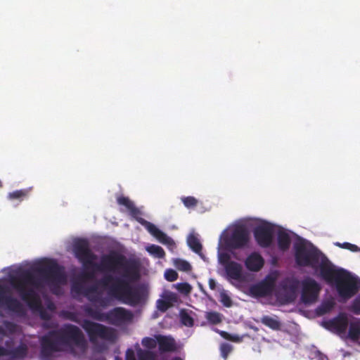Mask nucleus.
I'll return each instance as SVG.
<instances>
[{
    "label": "nucleus",
    "mask_w": 360,
    "mask_h": 360,
    "mask_svg": "<svg viewBox=\"0 0 360 360\" xmlns=\"http://www.w3.org/2000/svg\"><path fill=\"white\" fill-rule=\"evenodd\" d=\"M35 273L54 285L65 284L67 278L62 268L55 261L41 262L30 269H19L15 275L10 276V283L22 300L32 311L38 312L42 320L49 321L51 316L43 307L37 292L43 285L42 280Z\"/></svg>",
    "instance_id": "f257e3e1"
},
{
    "label": "nucleus",
    "mask_w": 360,
    "mask_h": 360,
    "mask_svg": "<svg viewBox=\"0 0 360 360\" xmlns=\"http://www.w3.org/2000/svg\"><path fill=\"white\" fill-rule=\"evenodd\" d=\"M99 267L103 268V272H115L122 269L121 276L111 274L103 276L98 280V283L108 290V294L122 302L135 306L143 300L144 292L140 287H133L131 283L139 279L140 275L135 264L128 260L124 255L111 252L104 255L101 259Z\"/></svg>",
    "instance_id": "f03ea898"
},
{
    "label": "nucleus",
    "mask_w": 360,
    "mask_h": 360,
    "mask_svg": "<svg viewBox=\"0 0 360 360\" xmlns=\"http://www.w3.org/2000/svg\"><path fill=\"white\" fill-rule=\"evenodd\" d=\"M294 250L297 265L309 266L316 271L319 269L321 278L334 286L342 299L349 300L358 292L357 278L344 269H336L328 257L314 245L307 246L303 243H298L295 244Z\"/></svg>",
    "instance_id": "7ed1b4c3"
},
{
    "label": "nucleus",
    "mask_w": 360,
    "mask_h": 360,
    "mask_svg": "<svg viewBox=\"0 0 360 360\" xmlns=\"http://www.w3.org/2000/svg\"><path fill=\"white\" fill-rule=\"evenodd\" d=\"M73 252L85 269L79 276L82 281H93L95 278L96 271L103 272V268L98 266L101 265V262L99 264L94 262L97 256L90 249L89 242L86 240L78 239L75 240L73 243Z\"/></svg>",
    "instance_id": "20e7f679"
},
{
    "label": "nucleus",
    "mask_w": 360,
    "mask_h": 360,
    "mask_svg": "<svg viewBox=\"0 0 360 360\" xmlns=\"http://www.w3.org/2000/svg\"><path fill=\"white\" fill-rule=\"evenodd\" d=\"M117 202L120 205L124 206L129 211L131 217L134 218L139 224L143 226L146 230L160 243L167 245L170 249L175 247V243L172 238L160 230L155 224L141 217V211L135 206L134 202L128 197L120 196L117 198Z\"/></svg>",
    "instance_id": "39448f33"
},
{
    "label": "nucleus",
    "mask_w": 360,
    "mask_h": 360,
    "mask_svg": "<svg viewBox=\"0 0 360 360\" xmlns=\"http://www.w3.org/2000/svg\"><path fill=\"white\" fill-rule=\"evenodd\" d=\"M54 335H58V340L63 346H68L71 344L84 349L86 347V341L82 330L72 324H65L58 330H53Z\"/></svg>",
    "instance_id": "423d86ee"
},
{
    "label": "nucleus",
    "mask_w": 360,
    "mask_h": 360,
    "mask_svg": "<svg viewBox=\"0 0 360 360\" xmlns=\"http://www.w3.org/2000/svg\"><path fill=\"white\" fill-rule=\"evenodd\" d=\"M250 241V234L248 229L243 225L235 226L224 238L225 248L231 252V255L236 258V253L233 250H238L246 248Z\"/></svg>",
    "instance_id": "0eeeda50"
},
{
    "label": "nucleus",
    "mask_w": 360,
    "mask_h": 360,
    "mask_svg": "<svg viewBox=\"0 0 360 360\" xmlns=\"http://www.w3.org/2000/svg\"><path fill=\"white\" fill-rule=\"evenodd\" d=\"M80 281H75L72 284L71 291L77 295H82L86 297L91 302L98 304L99 306L105 307L110 303L108 297H103L101 292L98 290V281L96 284L91 285L87 288H84L82 281L79 278Z\"/></svg>",
    "instance_id": "6e6552de"
},
{
    "label": "nucleus",
    "mask_w": 360,
    "mask_h": 360,
    "mask_svg": "<svg viewBox=\"0 0 360 360\" xmlns=\"http://www.w3.org/2000/svg\"><path fill=\"white\" fill-rule=\"evenodd\" d=\"M82 327L86 332L92 343H95L98 338L112 341L115 338V332L112 328L98 323L85 319L82 323Z\"/></svg>",
    "instance_id": "1a4fd4ad"
},
{
    "label": "nucleus",
    "mask_w": 360,
    "mask_h": 360,
    "mask_svg": "<svg viewBox=\"0 0 360 360\" xmlns=\"http://www.w3.org/2000/svg\"><path fill=\"white\" fill-rule=\"evenodd\" d=\"M300 300L305 305H311L318 301L321 286L314 278L307 277L301 282Z\"/></svg>",
    "instance_id": "9d476101"
},
{
    "label": "nucleus",
    "mask_w": 360,
    "mask_h": 360,
    "mask_svg": "<svg viewBox=\"0 0 360 360\" xmlns=\"http://www.w3.org/2000/svg\"><path fill=\"white\" fill-rule=\"evenodd\" d=\"M63 345L58 340V335L53 331L43 336L41 339V356L44 360H49L55 352L62 351Z\"/></svg>",
    "instance_id": "9b49d317"
},
{
    "label": "nucleus",
    "mask_w": 360,
    "mask_h": 360,
    "mask_svg": "<svg viewBox=\"0 0 360 360\" xmlns=\"http://www.w3.org/2000/svg\"><path fill=\"white\" fill-rule=\"evenodd\" d=\"M219 262L224 266L227 277L239 281L243 276V266L240 264L231 261V254L226 252L219 253Z\"/></svg>",
    "instance_id": "f8f14e48"
},
{
    "label": "nucleus",
    "mask_w": 360,
    "mask_h": 360,
    "mask_svg": "<svg viewBox=\"0 0 360 360\" xmlns=\"http://www.w3.org/2000/svg\"><path fill=\"white\" fill-rule=\"evenodd\" d=\"M349 318L346 313L340 312L335 317L323 322V326L329 331L346 338V332L349 326Z\"/></svg>",
    "instance_id": "ddd939ff"
},
{
    "label": "nucleus",
    "mask_w": 360,
    "mask_h": 360,
    "mask_svg": "<svg viewBox=\"0 0 360 360\" xmlns=\"http://www.w3.org/2000/svg\"><path fill=\"white\" fill-rule=\"evenodd\" d=\"M0 307H4L8 311L22 314L24 312V307L22 304L15 297L11 295V292L8 287L0 284ZM3 314L0 310V316Z\"/></svg>",
    "instance_id": "4468645a"
},
{
    "label": "nucleus",
    "mask_w": 360,
    "mask_h": 360,
    "mask_svg": "<svg viewBox=\"0 0 360 360\" xmlns=\"http://www.w3.org/2000/svg\"><path fill=\"white\" fill-rule=\"evenodd\" d=\"M257 243L262 248H269L273 243L274 227L271 224H263L254 229Z\"/></svg>",
    "instance_id": "2eb2a0df"
},
{
    "label": "nucleus",
    "mask_w": 360,
    "mask_h": 360,
    "mask_svg": "<svg viewBox=\"0 0 360 360\" xmlns=\"http://www.w3.org/2000/svg\"><path fill=\"white\" fill-rule=\"evenodd\" d=\"M133 318V313L123 307H115L106 314L107 320L115 325L131 322Z\"/></svg>",
    "instance_id": "dca6fc26"
},
{
    "label": "nucleus",
    "mask_w": 360,
    "mask_h": 360,
    "mask_svg": "<svg viewBox=\"0 0 360 360\" xmlns=\"http://www.w3.org/2000/svg\"><path fill=\"white\" fill-rule=\"evenodd\" d=\"M11 342L6 341L7 348L0 345V356H9L11 359H23L28 352V347L25 343H20L18 347L10 348Z\"/></svg>",
    "instance_id": "f3484780"
},
{
    "label": "nucleus",
    "mask_w": 360,
    "mask_h": 360,
    "mask_svg": "<svg viewBox=\"0 0 360 360\" xmlns=\"http://www.w3.org/2000/svg\"><path fill=\"white\" fill-rule=\"evenodd\" d=\"M274 281L273 279H265L253 285L250 288L251 292L259 297H265L272 294L274 290Z\"/></svg>",
    "instance_id": "a211bd4d"
},
{
    "label": "nucleus",
    "mask_w": 360,
    "mask_h": 360,
    "mask_svg": "<svg viewBox=\"0 0 360 360\" xmlns=\"http://www.w3.org/2000/svg\"><path fill=\"white\" fill-rule=\"evenodd\" d=\"M264 260L258 252L251 253L245 259V265L251 271H258L264 266Z\"/></svg>",
    "instance_id": "6ab92c4d"
},
{
    "label": "nucleus",
    "mask_w": 360,
    "mask_h": 360,
    "mask_svg": "<svg viewBox=\"0 0 360 360\" xmlns=\"http://www.w3.org/2000/svg\"><path fill=\"white\" fill-rule=\"evenodd\" d=\"M159 349L162 352H172L176 349L175 341L174 338L162 335L155 336Z\"/></svg>",
    "instance_id": "aec40b11"
},
{
    "label": "nucleus",
    "mask_w": 360,
    "mask_h": 360,
    "mask_svg": "<svg viewBox=\"0 0 360 360\" xmlns=\"http://www.w3.org/2000/svg\"><path fill=\"white\" fill-rule=\"evenodd\" d=\"M348 332H346V338L353 342H358L360 338V320L349 321Z\"/></svg>",
    "instance_id": "412c9836"
},
{
    "label": "nucleus",
    "mask_w": 360,
    "mask_h": 360,
    "mask_svg": "<svg viewBox=\"0 0 360 360\" xmlns=\"http://www.w3.org/2000/svg\"><path fill=\"white\" fill-rule=\"evenodd\" d=\"M278 248L282 251H286L289 249L291 243V239L289 234L285 231H279L277 236Z\"/></svg>",
    "instance_id": "4be33fe9"
},
{
    "label": "nucleus",
    "mask_w": 360,
    "mask_h": 360,
    "mask_svg": "<svg viewBox=\"0 0 360 360\" xmlns=\"http://www.w3.org/2000/svg\"><path fill=\"white\" fill-rule=\"evenodd\" d=\"M31 188H25L16 190L8 194L7 198L11 201L17 200L22 202L25 198L27 197Z\"/></svg>",
    "instance_id": "5701e85b"
},
{
    "label": "nucleus",
    "mask_w": 360,
    "mask_h": 360,
    "mask_svg": "<svg viewBox=\"0 0 360 360\" xmlns=\"http://www.w3.org/2000/svg\"><path fill=\"white\" fill-rule=\"evenodd\" d=\"M261 322L264 326L274 330H278L281 328L280 321L269 316H263L261 318Z\"/></svg>",
    "instance_id": "b1692460"
},
{
    "label": "nucleus",
    "mask_w": 360,
    "mask_h": 360,
    "mask_svg": "<svg viewBox=\"0 0 360 360\" xmlns=\"http://www.w3.org/2000/svg\"><path fill=\"white\" fill-rule=\"evenodd\" d=\"M187 243L190 248L195 253L200 254L202 251V245L198 238L193 234L189 235Z\"/></svg>",
    "instance_id": "393cba45"
},
{
    "label": "nucleus",
    "mask_w": 360,
    "mask_h": 360,
    "mask_svg": "<svg viewBox=\"0 0 360 360\" xmlns=\"http://www.w3.org/2000/svg\"><path fill=\"white\" fill-rule=\"evenodd\" d=\"M334 307V302L330 300L322 302L316 309V314L319 316L324 315L330 312Z\"/></svg>",
    "instance_id": "a878e982"
},
{
    "label": "nucleus",
    "mask_w": 360,
    "mask_h": 360,
    "mask_svg": "<svg viewBox=\"0 0 360 360\" xmlns=\"http://www.w3.org/2000/svg\"><path fill=\"white\" fill-rule=\"evenodd\" d=\"M85 312L91 318L97 321H104L107 320L106 314L102 313L100 310L94 309L92 307H86L85 309Z\"/></svg>",
    "instance_id": "bb28decb"
},
{
    "label": "nucleus",
    "mask_w": 360,
    "mask_h": 360,
    "mask_svg": "<svg viewBox=\"0 0 360 360\" xmlns=\"http://www.w3.org/2000/svg\"><path fill=\"white\" fill-rule=\"evenodd\" d=\"M205 318L212 324H218L222 321L221 314L217 311H209L206 313Z\"/></svg>",
    "instance_id": "cd10ccee"
},
{
    "label": "nucleus",
    "mask_w": 360,
    "mask_h": 360,
    "mask_svg": "<svg viewBox=\"0 0 360 360\" xmlns=\"http://www.w3.org/2000/svg\"><path fill=\"white\" fill-rule=\"evenodd\" d=\"M147 251L158 258H163L165 256L164 250L158 245H151L147 248Z\"/></svg>",
    "instance_id": "c85d7f7f"
},
{
    "label": "nucleus",
    "mask_w": 360,
    "mask_h": 360,
    "mask_svg": "<svg viewBox=\"0 0 360 360\" xmlns=\"http://www.w3.org/2000/svg\"><path fill=\"white\" fill-rule=\"evenodd\" d=\"M334 245L337 247L350 250L351 252H360V248H359L357 245L354 244H352L348 242H345L342 243L340 242H335Z\"/></svg>",
    "instance_id": "c756f323"
},
{
    "label": "nucleus",
    "mask_w": 360,
    "mask_h": 360,
    "mask_svg": "<svg viewBox=\"0 0 360 360\" xmlns=\"http://www.w3.org/2000/svg\"><path fill=\"white\" fill-rule=\"evenodd\" d=\"M184 206L187 208H194L198 205V200L193 196L182 197L181 198Z\"/></svg>",
    "instance_id": "7c9ffc66"
},
{
    "label": "nucleus",
    "mask_w": 360,
    "mask_h": 360,
    "mask_svg": "<svg viewBox=\"0 0 360 360\" xmlns=\"http://www.w3.org/2000/svg\"><path fill=\"white\" fill-rule=\"evenodd\" d=\"M181 321L184 326L188 327L193 326L194 323L193 318L187 312L184 311L181 312Z\"/></svg>",
    "instance_id": "2f4dec72"
},
{
    "label": "nucleus",
    "mask_w": 360,
    "mask_h": 360,
    "mask_svg": "<svg viewBox=\"0 0 360 360\" xmlns=\"http://www.w3.org/2000/svg\"><path fill=\"white\" fill-rule=\"evenodd\" d=\"M175 265L176 267L180 271H189L191 270V264L185 260L177 259L175 262Z\"/></svg>",
    "instance_id": "473e14b6"
},
{
    "label": "nucleus",
    "mask_w": 360,
    "mask_h": 360,
    "mask_svg": "<svg viewBox=\"0 0 360 360\" xmlns=\"http://www.w3.org/2000/svg\"><path fill=\"white\" fill-rule=\"evenodd\" d=\"M233 347L228 343H222L220 346L221 355L224 360H226L229 354L232 351Z\"/></svg>",
    "instance_id": "72a5a7b5"
},
{
    "label": "nucleus",
    "mask_w": 360,
    "mask_h": 360,
    "mask_svg": "<svg viewBox=\"0 0 360 360\" xmlns=\"http://www.w3.org/2000/svg\"><path fill=\"white\" fill-rule=\"evenodd\" d=\"M165 278L167 281L173 282L176 281L178 278V274L177 272L172 269H168L165 271Z\"/></svg>",
    "instance_id": "f704fd0d"
},
{
    "label": "nucleus",
    "mask_w": 360,
    "mask_h": 360,
    "mask_svg": "<svg viewBox=\"0 0 360 360\" xmlns=\"http://www.w3.org/2000/svg\"><path fill=\"white\" fill-rule=\"evenodd\" d=\"M157 344H158V342H157L156 338L153 339L152 338L146 337L142 340V345L145 347L148 348V349L155 348L156 347Z\"/></svg>",
    "instance_id": "c9c22d12"
},
{
    "label": "nucleus",
    "mask_w": 360,
    "mask_h": 360,
    "mask_svg": "<svg viewBox=\"0 0 360 360\" xmlns=\"http://www.w3.org/2000/svg\"><path fill=\"white\" fill-rule=\"evenodd\" d=\"M220 302L226 307H230L232 305V300L231 297L225 292H221L220 293Z\"/></svg>",
    "instance_id": "e433bc0d"
},
{
    "label": "nucleus",
    "mask_w": 360,
    "mask_h": 360,
    "mask_svg": "<svg viewBox=\"0 0 360 360\" xmlns=\"http://www.w3.org/2000/svg\"><path fill=\"white\" fill-rule=\"evenodd\" d=\"M169 307V302L166 300L160 299L157 301V307L161 311H167Z\"/></svg>",
    "instance_id": "4c0bfd02"
},
{
    "label": "nucleus",
    "mask_w": 360,
    "mask_h": 360,
    "mask_svg": "<svg viewBox=\"0 0 360 360\" xmlns=\"http://www.w3.org/2000/svg\"><path fill=\"white\" fill-rule=\"evenodd\" d=\"M352 310L355 314H360V295L354 300L352 304Z\"/></svg>",
    "instance_id": "58836bf2"
},
{
    "label": "nucleus",
    "mask_w": 360,
    "mask_h": 360,
    "mask_svg": "<svg viewBox=\"0 0 360 360\" xmlns=\"http://www.w3.org/2000/svg\"><path fill=\"white\" fill-rule=\"evenodd\" d=\"M219 335L224 339L231 340V341H238L239 340V338L238 335H231L226 331L220 330L219 331Z\"/></svg>",
    "instance_id": "ea45409f"
},
{
    "label": "nucleus",
    "mask_w": 360,
    "mask_h": 360,
    "mask_svg": "<svg viewBox=\"0 0 360 360\" xmlns=\"http://www.w3.org/2000/svg\"><path fill=\"white\" fill-rule=\"evenodd\" d=\"M178 289L182 292L188 293L191 291V285L187 283H179Z\"/></svg>",
    "instance_id": "a19ab883"
},
{
    "label": "nucleus",
    "mask_w": 360,
    "mask_h": 360,
    "mask_svg": "<svg viewBox=\"0 0 360 360\" xmlns=\"http://www.w3.org/2000/svg\"><path fill=\"white\" fill-rule=\"evenodd\" d=\"M4 325L5 326V328L8 330L10 331L11 333H13L15 332V324L13 323V322H11V321H5L4 322Z\"/></svg>",
    "instance_id": "79ce46f5"
},
{
    "label": "nucleus",
    "mask_w": 360,
    "mask_h": 360,
    "mask_svg": "<svg viewBox=\"0 0 360 360\" xmlns=\"http://www.w3.org/2000/svg\"><path fill=\"white\" fill-rule=\"evenodd\" d=\"M139 360H153V354L150 352H142L139 354Z\"/></svg>",
    "instance_id": "37998d69"
},
{
    "label": "nucleus",
    "mask_w": 360,
    "mask_h": 360,
    "mask_svg": "<svg viewBox=\"0 0 360 360\" xmlns=\"http://www.w3.org/2000/svg\"><path fill=\"white\" fill-rule=\"evenodd\" d=\"M126 360H136L134 352L132 349H128L126 352Z\"/></svg>",
    "instance_id": "c03bdc74"
},
{
    "label": "nucleus",
    "mask_w": 360,
    "mask_h": 360,
    "mask_svg": "<svg viewBox=\"0 0 360 360\" xmlns=\"http://www.w3.org/2000/svg\"><path fill=\"white\" fill-rule=\"evenodd\" d=\"M208 284L211 290H214L216 288V282L214 279L210 278L208 281Z\"/></svg>",
    "instance_id": "a18cd8bd"
},
{
    "label": "nucleus",
    "mask_w": 360,
    "mask_h": 360,
    "mask_svg": "<svg viewBox=\"0 0 360 360\" xmlns=\"http://www.w3.org/2000/svg\"><path fill=\"white\" fill-rule=\"evenodd\" d=\"M48 308L51 310H53L55 309L54 304L51 302L48 304Z\"/></svg>",
    "instance_id": "49530a36"
},
{
    "label": "nucleus",
    "mask_w": 360,
    "mask_h": 360,
    "mask_svg": "<svg viewBox=\"0 0 360 360\" xmlns=\"http://www.w3.org/2000/svg\"><path fill=\"white\" fill-rule=\"evenodd\" d=\"M0 334L5 335V331L1 327H0Z\"/></svg>",
    "instance_id": "de8ad7c7"
},
{
    "label": "nucleus",
    "mask_w": 360,
    "mask_h": 360,
    "mask_svg": "<svg viewBox=\"0 0 360 360\" xmlns=\"http://www.w3.org/2000/svg\"><path fill=\"white\" fill-rule=\"evenodd\" d=\"M172 360H183V359L179 356H176V357L173 358Z\"/></svg>",
    "instance_id": "09e8293b"
},
{
    "label": "nucleus",
    "mask_w": 360,
    "mask_h": 360,
    "mask_svg": "<svg viewBox=\"0 0 360 360\" xmlns=\"http://www.w3.org/2000/svg\"><path fill=\"white\" fill-rule=\"evenodd\" d=\"M1 186V182L0 181V187Z\"/></svg>",
    "instance_id": "8fccbe9b"
}]
</instances>
